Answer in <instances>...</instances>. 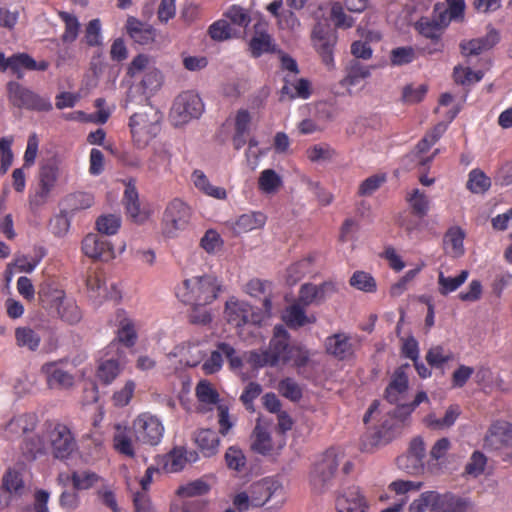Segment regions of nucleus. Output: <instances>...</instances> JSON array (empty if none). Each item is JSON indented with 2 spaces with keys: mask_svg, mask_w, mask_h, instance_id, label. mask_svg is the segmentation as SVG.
Masks as SVG:
<instances>
[{
  "mask_svg": "<svg viewBox=\"0 0 512 512\" xmlns=\"http://www.w3.org/2000/svg\"><path fill=\"white\" fill-rule=\"evenodd\" d=\"M309 355V352L302 347L289 345L286 330L283 325H277L269 349L261 353L255 351L248 353L247 362L255 368L289 362L302 367L307 364Z\"/></svg>",
  "mask_w": 512,
  "mask_h": 512,
  "instance_id": "1",
  "label": "nucleus"
},
{
  "mask_svg": "<svg viewBox=\"0 0 512 512\" xmlns=\"http://www.w3.org/2000/svg\"><path fill=\"white\" fill-rule=\"evenodd\" d=\"M224 291V285L215 275L205 274L195 276L183 281V288L178 292L182 302L190 305L199 315L193 320H211V315L205 307L217 299L218 294Z\"/></svg>",
  "mask_w": 512,
  "mask_h": 512,
  "instance_id": "2",
  "label": "nucleus"
},
{
  "mask_svg": "<svg viewBox=\"0 0 512 512\" xmlns=\"http://www.w3.org/2000/svg\"><path fill=\"white\" fill-rule=\"evenodd\" d=\"M273 499L276 500V509H280L285 503L284 487L273 477L263 478L236 492V504L249 509L261 507Z\"/></svg>",
  "mask_w": 512,
  "mask_h": 512,
  "instance_id": "3",
  "label": "nucleus"
},
{
  "mask_svg": "<svg viewBox=\"0 0 512 512\" xmlns=\"http://www.w3.org/2000/svg\"><path fill=\"white\" fill-rule=\"evenodd\" d=\"M336 291V284L332 281H325L320 285L313 283L301 285L297 301L286 307L281 320H308L305 308L326 301Z\"/></svg>",
  "mask_w": 512,
  "mask_h": 512,
  "instance_id": "4",
  "label": "nucleus"
},
{
  "mask_svg": "<svg viewBox=\"0 0 512 512\" xmlns=\"http://www.w3.org/2000/svg\"><path fill=\"white\" fill-rule=\"evenodd\" d=\"M196 397L199 403V410L202 413L216 410L219 432L225 436L234 426V421L229 414L230 404L221 399L217 390L207 380H201L195 389Z\"/></svg>",
  "mask_w": 512,
  "mask_h": 512,
  "instance_id": "5",
  "label": "nucleus"
},
{
  "mask_svg": "<svg viewBox=\"0 0 512 512\" xmlns=\"http://www.w3.org/2000/svg\"><path fill=\"white\" fill-rule=\"evenodd\" d=\"M161 119L162 114L153 106H146L130 117L132 137L138 148H145L158 135Z\"/></svg>",
  "mask_w": 512,
  "mask_h": 512,
  "instance_id": "6",
  "label": "nucleus"
},
{
  "mask_svg": "<svg viewBox=\"0 0 512 512\" xmlns=\"http://www.w3.org/2000/svg\"><path fill=\"white\" fill-rule=\"evenodd\" d=\"M344 460L340 449H329L313 465L310 472V485L319 493L324 492L330 485L339 464Z\"/></svg>",
  "mask_w": 512,
  "mask_h": 512,
  "instance_id": "7",
  "label": "nucleus"
},
{
  "mask_svg": "<svg viewBox=\"0 0 512 512\" xmlns=\"http://www.w3.org/2000/svg\"><path fill=\"white\" fill-rule=\"evenodd\" d=\"M131 431L136 442L156 446L161 442L165 428L158 416L143 412L132 420Z\"/></svg>",
  "mask_w": 512,
  "mask_h": 512,
  "instance_id": "8",
  "label": "nucleus"
},
{
  "mask_svg": "<svg viewBox=\"0 0 512 512\" xmlns=\"http://www.w3.org/2000/svg\"><path fill=\"white\" fill-rule=\"evenodd\" d=\"M312 43L322 58L323 63L330 67L333 65V50L337 43L336 30L327 19L318 21L311 35Z\"/></svg>",
  "mask_w": 512,
  "mask_h": 512,
  "instance_id": "9",
  "label": "nucleus"
},
{
  "mask_svg": "<svg viewBox=\"0 0 512 512\" xmlns=\"http://www.w3.org/2000/svg\"><path fill=\"white\" fill-rule=\"evenodd\" d=\"M7 93L10 103L17 108L38 111H49L52 108L49 101L18 82H8Z\"/></svg>",
  "mask_w": 512,
  "mask_h": 512,
  "instance_id": "10",
  "label": "nucleus"
},
{
  "mask_svg": "<svg viewBox=\"0 0 512 512\" xmlns=\"http://www.w3.org/2000/svg\"><path fill=\"white\" fill-rule=\"evenodd\" d=\"M204 110L201 98L193 92H183L175 99L171 117L175 125H181L192 118H198Z\"/></svg>",
  "mask_w": 512,
  "mask_h": 512,
  "instance_id": "11",
  "label": "nucleus"
},
{
  "mask_svg": "<svg viewBox=\"0 0 512 512\" xmlns=\"http://www.w3.org/2000/svg\"><path fill=\"white\" fill-rule=\"evenodd\" d=\"M191 217L190 207L182 200L175 198L170 201L163 213V232L169 237L177 231L185 229Z\"/></svg>",
  "mask_w": 512,
  "mask_h": 512,
  "instance_id": "12",
  "label": "nucleus"
},
{
  "mask_svg": "<svg viewBox=\"0 0 512 512\" xmlns=\"http://www.w3.org/2000/svg\"><path fill=\"white\" fill-rule=\"evenodd\" d=\"M49 448L58 459H66L75 450L76 444L70 430L62 424H45Z\"/></svg>",
  "mask_w": 512,
  "mask_h": 512,
  "instance_id": "13",
  "label": "nucleus"
},
{
  "mask_svg": "<svg viewBox=\"0 0 512 512\" xmlns=\"http://www.w3.org/2000/svg\"><path fill=\"white\" fill-rule=\"evenodd\" d=\"M244 292L249 296L262 299L261 317L262 318H273L275 317L274 306H273V284L267 280H261L258 278L251 279L244 286Z\"/></svg>",
  "mask_w": 512,
  "mask_h": 512,
  "instance_id": "14",
  "label": "nucleus"
},
{
  "mask_svg": "<svg viewBox=\"0 0 512 512\" xmlns=\"http://www.w3.org/2000/svg\"><path fill=\"white\" fill-rule=\"evenodd\" d=\"M82 250L90 258L100 261H109L115 257L114 248L100 233H90L82 241Z\"/></svg>",
  "mask_w": 512,
  "mask_h": 512,
  "instance_id": "15",
  "label": "nucleus"
},
{
  "mask_svg": "<svg viewBox=\"0 0 512 512\" xmlns=\"http://www.w3.org/2000/svg\"><path fill=\"white\" fill-rule=\"evenodd\" d=\"M198 459L199 456L195 450H188L185 447H175L162 457V470L166 473H177L183 470L187 463H194Z\"/></svg>",
  "mask_w": 512,
  "mask_h": 512,
  "instance_id": "16",
  "label": "nucleus"
},
{
  "mask_svg": "<svg viewBox=\"0 0 512 512\" xmlns=\"http://www.w3.org/2000/svg\"><path fill=\"white\" fill-rule=\"evenodd\" d=\"M337 512H366L368 503L358 487H348L340 491L335 500Z\"/></svg>",
  "mask_w": 512,
  "mask_h": 512,
  "instance_id": "17",
  "label": "nucleus"
},
{
  "mask_svg": "<svg viewBox=\"0 0 512 512\" xmlns=\"http://www.w3.org/2000/svg\"><path fill=\"white\" fill-rule=\"evenodd\" d=\"M485 446L499 450L512 442V424L506 421L494 422L485 436Z\"/></svg>",
  "mask_w": 512,
  "mask_h": 512,
  "instance_id": "18",
  "label": "nucleus"
},
{
  "mask_svg": "<svg viewBox=\"0 0 512 512\" xmlns=\"http://www.w3.org/2000/svg\"><path fill=\"white\" fill-rule=\"evenodd\" d=\"M121 473L125 478L127 489L132 496L135 512H153L154 507L148 490L140 489L136 486V483L125 465L121 467Z\"/></svg>",
  "mask_w": 512,
  "mask_h": 512,
  "instance_id": "19",
  "label": "nucleus"
},
{
  "mask_svg": "<svg viewBox=\"0 0 512 512\" xmlns=\"http://www.w3.org/2000/svg\"><path fill=\"white\" fill-rule=\"evenodd\" d=\"M38 422L35 413H23L14 416L5 426L4 433L7 439H16L32 431Z\"/></svg>",
  "mask_w": 512,
  "mask_h": 512,
  "instance_id": "20",
  "label": "nucleus"
},
{
  "mask_svg": "<svg viewBox=\"0 0 512 512\" xmlns=\"http://www.w3.org/2000/svg\"><path fill=\"white\" fill-rule=\"evenodd\" d=\"M285 444L283 438L274 442L266 426L258 420L254 432L252 448L256 452L266 455L272 453L275 449H281Z\"/></svg>",
  "mask_w": 512,
  "mask_h": 512,
  "instance_id": "21",
  "label": "nucleus"
},
{
  "mask_svg": "<svg viewBox=\"0 0 512 512\" xmlns=\"http://www.w3.org/2000/svg\"><path fill=\"white\" fill-rule=\"evenodd\" d=\"M408 393V376L404 372L403 367H400L394 374L389 386L386 389V399L390 403H394L398 408L400 405H405L406 396Z\"/></svg>",
  "mask_w": 512,
  "mask_h": 512,
  "instance_id": "22",
  "label": "nucleus"
},
{
  "mask_svg": "<svg viewBox=\"0 0 512 512\" xmlns=\"http://www.w3.org/2000/svg\"><path fill=\"white\" fill-rule=\"evenodd\" d=\"M136 441L131 428L116 425L112 438L113 449L122 456L134 458L136 456Z\"/></svg>",
  "mask_w": 512,
  "mask_h": 512,
  "instance_id": "23",
  "label": "nucleus"
},
{
  "mask_svg": "<svg viewBox=\"0 0 512 512\" xmlns=\"http://www.w3.org/2000/svg\"><path fill=\"white\" fill-rule=\"evenodd\" d=\"M499 42V34L491 29L484 37L460 43V49L465 56H476L494 47Z\"/></svg>",
  "mask_w": 512,
  "mask_h": 512,
  "instance_id": "24",
  "label": "nucleus"
},
{
  "mask_svg": "<svg viewBox=\"0 0 512 512\" xmlns=\"http://www.w3.org/2000/svg\"><path fill=\"white\" fill-rule=\"evenodd\" d=\"M126 30L133 41L140 45H149L156 38V30L151 25L143 23L135 17L127 19Z\"/></svg>",
  "mask_w": 512,
  "mask_h": 512,
  "instance_id": "25",
  "label": "nucleus"
},
{
  "mask_svg": "<svg viewBox=\"0 0 512 512\" xmlns=\"http://www.w3.org/2000/svg\"><path fill=\"white\" fill-rule=\"evenodd\" d=\"M42 371L46 375L48 385L51 388L68 389L74 384L73 375L64 371L56 363H47L43 365Z\"/></svg>",
  "mask_w": 512,
  "mask_h": 512,
  "instance_id": "26",
  "label": "nucleus"
},
{
  "mask_svg": "<svg viewBox=\"0 0 512 512\" xmlns=\"http://www.w3.org/2000/svg\"><path fill=\"white\" fill-rule=\"evenodd\" d=\"M53 307L56 310V316L62 320H79L82 317L75 300L67 297L63 292H57L53 300Z\"/></svg>",
  "mask_w": 512,
  "mask_h": 512,
  "instance_id": "27",
  "label": "nucleus"
},
{
  "mask_svg": "<svg viewBox=\"0 0 512 512\" xmlns=\"http://www.w3.org/2000/svg\"><path fill=\"white\" fill-rule=\"evenodd\" d=\"M9 64H11V70L17 75L18 79L23 77L22 69L31 71H45L49 67V62L45 60L37 62L26 53H18L12 55Z\"/></svg>",
  "mask_w": 512,
  "mask_h": 512,
  "instance_id": "28",
  "label": "nucleus"
},
{
  "mask_svg": "<svg viewBox=\"0 0 512 512\" xmlns=\"http://www.w3.org/2000/svg\"><path fill=\"white\" fill-rule=\"evenodd\" d=\"M224 314L226 320H249L255 316L253 307L244 300L231 296L225 303Z\"/></svg>",
  "mask_w": 512,
  "mask_h": 512,
  "instance_id": "29",
  "label": "nucleus"
},
{
  "mask_svg": "<svg viewBox=\"0 0 512 512\" xmlns=\"http://www.w3.org/2000/svg\"><path fill=\"white\" fill-rule=\"evenodd\" d=\"M448 25L445 13H439L434 19L421 18L417 22V29L421 35L431 40H439L443 29Z\"/></svg>",
  "mask_w": 512,
  "mask_h": 512,
  "instance_id": "30",
  "label": "nucleus"
},
{
  "mask_svg": "<svg viewBox=\"0 0 512 512\" xmlns=\"http://www.w3.org/2000/svg\"><path fill=\"white\" fill-rule=\"evenodd\" d=\"M49 449V443L46 434V427L41 434L26 438L22 444V453L26 460H34L37 457L46 454Z\"/></svg>",
  "mask_w": 512,
  "mask_h": 512,
  "instance_id": "31",
  "label": "nucleus"
},
{
  "mask_svg": "<svg viewBox=\"0 0 512 512\" xmlns=\"http://www.w3.org/2000/svg\"><path fill=\"white\" fill-rule=\"evenodd\" d=\"M125 362L118 359H106L99 362L96 370V378L105 385L112 384L122 373Z\"/></svg>",
  "mask_w": 512,
  "mask_h": 512,
  "instance_id": "32",
  "label": "nucleus"
},
{
  "mask_svg": "<svg viewBox=\"0 0 512 512\" xmlns=\"http://www.w3.org/2000/svg\"><path fill=\"white\" fill-rule=\"evenodd\" d=\"M285 84L280 91V101L292 100L295 98L307 99L310 96V82L301 78L291 81L284 79Z\"/></svg>",
  "mask_w": 512,
  "mask_h": 512,
  "instance_id": "33",
  "label": "nucleus"
},
{
  "mask_svg": "<svg viewBox=\"0 0 512 512\" xmlns=\"http://www.w3.org/2000/svg\"><path fill=\"white\" fill-rule=\"evenodd\" d=\"M194 441L206 457H211L218 452L220 439L217 433L211 429H201L195 433Z\"/></svg>",
  "mask_w": 512,
  "mask_h": 512,
  "instance_id": "34",
  "label": "nucleus"
},
{
  "mask_svg": "<svg viewBox=\"0 0 512 512\" xmlns=\"http://www.w3.org/2000/svg\"><path fill=\"white\" fill-rule=\"evenodd\" d=\"M266 216L261 212L246 213L238 217L233 224L235 234H243L249 231L262 228L265 225Z\"/></svg>",
  "mask_w": 512,
  "mask_h": 512,
  "instance_id": "35",
  "label": "nucleus"
},
{
  "mask_svg": "<svg viewBox=\"0 0 512 512\" xmlns=\"http://www.w3.org/2000/svg\"><path fill=\"white\" fill-rule=\"evenodd\" d=\"M326 350L339 359H345L352 354L349 338L343 333H337L326 340Z\"/></svg>",
  "mask_w": 512,
  "mask_h": 512,
  "instance_id": "36",
  "label": "nucleus"
},
{
  "mask_svg": "<svg viewBox=\"0 0 512 512\" xmlns=\"http://www.w3.org/2000/svg\"><path fill=\"white\" fill-rule=\"evenodd\" d=\"M394 437L392 426L383 424L382 428L375 431L372 435L366 436L361 443V450L364 452H372L375 448L387 444Z\"/></svg>",
  "mask_w": 512,
  "mask_h": 512,
  "instance_id": "37",
  "label": "nucleus"
},
{
  "mask_svg": "<svg viewBox=\"0 0 512 512\" xmlns=\"http://www.w3.org/2000/svg\"><path fill=\"white\" fill-rule=\"evenodd\" d=\"M260 25H255V35L249 43L250 51L253 57L258 58L264 53L275 51V46L272 42L271 36L258 29Z\"/></svg>",
  "mask_w": 512,
  "mask_h": 512,
  "instance_id": "38",
  "label": "nucleus"
},
{
  "mask_svg": "<svg viewBox=\"0 0 512 512\" xmlns=\"http://www.w3.org/2000/svg\"><path fill=\"white\" fill-rule=\"evenodd\" d=\"M441 495L435 491L423 492L418 498L414 499L409 507V512H426L436 510L440 506Z\"/></svg>",
  "mask_w": 512,
  "mask_h": 512,
  "instance_id": "39",
  "label": "nucleus"
},
{
  "mask_svg": "<svg viewBox=\"0 0 512 512\" xmlns=\"http://www.w3.org/2000/svg\"><path fill=\"white\" fill-rule=\"evenodd\" d=\"M60 175V165L57 160L46 162L39 172V185L52 191Z\"/></svg>",
  "mask_w": 512,
  "mask_h": 512,
  "instance_id": "40",
  "label": "nucleus"
},
{
  "mask_svg": "<svg viewBox=\"0 0 512 512\" xmlns=\"http://www.w3.org/2000/svg\"><path fill=\"white\" fill-rule=\"evenodd\" d=\"M314 258L309 256L304 258L287 268L286 282L288 285L293 286L298 283L306 274L311 272V266Z\"/></svg>",
  "mask_w": 512,
  "mask_h": 512,
  "instance_id": "41",
  "label": "nucleus"
},
{
  "mask_svg": "<svg viewBox=\"0 0 512 512\" xmlns=\"http://www.w3.org/2000/svg\"><path fill=\"white\" fill-rule=\"evenodd\" d=\"M136 390V382L133 379H126L124 383L118 386L111 397V401L116 407H125L127 406L135 393Z\"/></svg>",
  "mask_w": 512,
  "mask_h": 512,
  "instance_id": "42",
  "label": "nucleus"
},
{
  "mask_svg": "<svg viewBox=\"0 0 512 512\" xmlns=\"http://www.w3.org/2000/svg\"><path fill=\"white\" fill-rule=\"evenodd\" d=\"M3 489L11 496H21L25 491L24 482L19 471L9 469L3 476Z\"/></svg>",
  "mask_w": 512,
  "mask_h": 512,
  "instance_id": "43",
  "label": "nucleus"
},
{
  "mask_svg": "<svg viewBox=\"0 0 512 512\" xmlns=\"http://www.w3.org/2000/svg\"><path fill=\"white\" fill-rule=\"evenodd\" d=\"M451 448V442L448 438H441L437 440L434 445L432 446L430 450V458L432 461H435L436 463H430L428 466V469L434 473L438 474L441 470L440 468V461L444 459L447 452Z\"/></svg>",
  "mask_w": 512,
  "mask_h": 512,
  "instance_id": "44",
  "label": "nucleus"
},
{
  "mask_svg": "<svg viewBox=\"0 0 512 512\" xmlns=\"http://www.w3.org/2000/svg\"><path fill=\"white\" fill-rule=\"evenodd\" d=\"M464 233L460 228L450 229L444 238L445 249L454 257H459L464 253L463 249Z\"/></svg>",
  "mask_w": 512,
  "mask_h": 512,
  "instance_id": "45",
  "label": "nucleus"
},
{
  "mask_svg": "<svg viewBox=\"0 0 512 512\" xmlns=\"http://www.w3.org/2000/svg\"><path fill=\"white\" fill-rule=\"evenodd\" d=\"M209 491V485L200 479L194 480L178 487L176 494L177 500H187V498L201 496Z\"/></svg>",
  "mask_w": 512,
  "mask_h": 512,
  "instance_id": "46",
  "label": "nucleus"
},
{
  "mask_svg": "<svg viewBox=\"0 0 512 512\" xmlns=\"http://www.w3.org/2000/svg\"><path fill=\"white\" fill-rule=\"evenodd\" d=\"M208 34L214 41L218 42L237 37L236 30L224 19L212 23L208 28Z\"/></svg>",
  "mask_w": 512,
  "mask_h": 512,
  "instance_id": "47",
  "label": "nucleus"
},
{
  "mask_svg": "<svg viewBox=\"0 0 512 512\" xmlns=\"http://www.w3.org/2000/svg\"><path fill=\"white\" fill-rule=\"evenodd\" d=\"M94 203V197L90 193L76 192L68 195L64 204L70 212L90 208Z\"/></svg>",
  "mask_w": 512,
  "mask_h": 512,
  "instance_id": "48",
  "label": "nucleus"
},
{
  "mask_svg": "<svg viewBox=\"0 0 512 512\" xmlns=\"http://www.w3.org/2000/svg\"><path fill=\"white\" fill-rule=\"evenodd\" d=\"M491 186L490 178L487 177L483 171L474 169L469 173V178L466 184L468 190L472 193H483Z\"/></svg>",
  "mask_w": 512,
  "mask_h": 512,
  "instance_id": "49",
  "label": "nucleus"
},
{
  "mask_svg": "<svg viewBox=\"0 0 512 512\" xmlns=\"http://www.w3.org/2000/svg\"><path fill=\"white\" fill-rule=\"evenodd\" d=\"M468 274L467 270H463L456 277H446L443 272H440L438 277L439 292L446 295L455 291L467 280Z\"/></svg>",
  "mask_w": 512,
  "mask_h": 512,
  "instance_id": "50",
  "label": "nucleus"
},
{
  "mask_svg": "<svg viewBox=\"0 0 512 512\" xmlns=\"http://www.w3.org/2000/svg\"><path fill=\"white\" fill-rule=\"evenodd\" d=\"M349 283L355 289L366 293L375 292L377 288L375 279L371 276V274L364 271L354 272L349 280Z\"/></svg>",
  "mask_w": 512,
  "mask_h": 512,
  "instance_id": "51",
  "label": "nucleus"
},
{
  "mask_svg": "<svg viewBox=\"0 0 512 512\" xmlns=\"http://www.w3.org/2000/svg\"><path fill=\"white\" fill-rule=\"evenodd\" d=\"M121 226V217L115 214L102 215L96 221V227L101 235H114Z\"/></svg>",
  "mask_w": 512,
  "mask_h": 512,
  "instance_id": "52",
  "label": "nucleus"
},
{
  "mask_svg": "<svg viewBox=\"0 0 512 512\" xmlns=\"http://www.w3.org/2000/svg\"><path fill=\"white\" fill-rule=\"evenodd\" d=\"M99 480V476L88 470L75 471L72 473V485L75 490H88Z\"/></svg>",
  "mask_w": 512,
  "mask_h": 512,
  "instance_id": "53",
  "label": "nucleus"
},
{
  "mask_svg": "<svg viewBox=\"0 0 512 512\" xmlns=\"http://www.w3.org/2000/svg\"><path fill=\"white\" fill-rule=\"evenodd\" d=\"M59 16L62 19V21L65 23V31L62 35V41L65 43L74 42L79 33V28H80L79 21L77 20V18L74 15H72L68 12H60Z\"/></svg>",
  "mask_w": 512,
  "mask_h": 512,
  "instance_id": "54",
  "label": "nucleus"
},
{
  "mask_svg": "<svg viewBox=\"0 0 512 512\" xmlns=\"http://www.w3.org/2000/svg\"><path fill=\"white\" fill-rule=\"evenodd\" d=\"M347 71L346 81L350 85H356L360 80L370 76L369 67L361 64L357 59H353L349 62Z\"/></svg>",
  "mask_w": 512,
  "mask_h": 512,
  "instance_id": "55",
  "label": "nucleus"
},
{
  "mask_svg": "<svg viewBox=\"0 0 512 512\" xmlns=\"http://www.w3.org/2000/svg\"><path fill=\"white\" fill-rule=\"evenodd\" d=\"M416 58L415 49L411 46L397 47L390 52V61L394 66H402L411 63Z\"/></svg>",
  "mask_w": 512,
  "mask_h": 512,
  "instance_id": "56",
  "label": "nucleus"
},
{
  "mask_svg": "<svg viewBox=\"0 0 512 512\" xmlns=\"http://www.w3.org/2000/svg\"><path fill=\"white\" fill-rule=\"evenodd\" d=\"M17 344L35 350L40 342L39 335L29 327H19L16 330Z\"/></svg>",
  "mask_w": 512,
  "mask_h": 512,
  "instance_id": "57",
  "label": "nucleus"
},
{
  "mask_svg": "<svg viewBox=\"0 0 512 512\" xmlns=\"http://www.w3.org/2000/svg\"><path fill=\"white\" fill-rule=\"evenodd\" d=\"M259 187L266 193L276 191L282 184L280 176L273 169H266L259 177Z\"/></svg>",
  "mask_w": 512,
  "mask_h": 512,
  "instance_id": "58",
  "label": "nucleus"
},
{
  "mask_svg": "<svg viewBox=\"0 0 512 512\" xmlns=\"http://www.w3.org/2000/svg\"><path fill=\"white\" fill-rule=\"evenodd\" d=\"M483 76L482 71H473L470 68H462L460 66L455 67L453 72L455 82L461 85L479 82Z\"/></svg>",
  "mask_w": 512,
  "mask_h": 512,
  "instance_id": "59",
  "label": "nucleus"
},
{
  "mask_svg": "<svg viewBox=\"0 0 512 512\" xmlns=\"http://www.w3.org/2000/svg\"><path fill=\"white\" fill-rule=\"evenodd\" d=\"M422 486L423 483L419 481L396 480L391 482L388 488L395 495L407 498L405 495H407L410 492H418L422 488Z\"/></svg>",
  "mask_w": 512,
  "mask_h": 512,
  "instance_id": "60",
  "label": "nucleus"
},
{
  "mask_svg": "<svg viewBox=\"0 0 512 512\" xmlns=\"http://www.w3.org/2000/svg\"><path fill=\"white\" fill-rule=\"evenodd\" d=\"M429 398L427 394L423 391L418 392L411 403H406L405 405H400L395 409L394 415L395 417L403 422L415 409L423 402H428Z\"/></svg>",
  "mask_w": 512,
  "mask_h": 512,
  "instance_id": "61",
  "label": "nucleus"
},
{
  "mask_svg": "<svg viewBox=\"0 0 512 512\" xmlns=\"http://www.w3.org/2000/svg\"><path fill=\"white\" fill-rule=\"evenodd\" d=\"M408 201L410 202L414 214L421 218L427 215L429 210V199L423 192H420L419 189H415L413 191V194L408 198Z\"/></svg>",
  "mask_w": 512,
  "mask_h": 512,
  "instance_id": "62",
  "label": "nucleus"
},
{
  "mask_svg": "<svg viewBox=\"0 0 512 512\" xmlns=\"http://www.w3.org/2000/svg\"><path fill=\"white\" fill-rule=\"evenodd\" d=\"M486 463L487 459L485 455L479 451H475L466 464L465 472L469 476L476 478L484 472Z\"/></svg>",
  "mask_w": 512,
  "mask_h": 512,
  "instance_id": "63",
  "label": "nucleus"
},
{
  "mask_svg": "<svg viewBox=\"0 0 512 512\" xmlns=\"http://www.w3.org/2000/svg\"><path fill=\"white\" fill-rule=\"evenodd\" d=\"M225 17L238 27H247L251 22L250 14L242 7L233 5L226 12Z\"/></svg>",
  "mask_w": 512,
  "mask_h": 512,
  "instance_id": "64",
  "label": "nucleus"
}]
</instances>
